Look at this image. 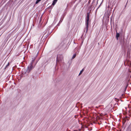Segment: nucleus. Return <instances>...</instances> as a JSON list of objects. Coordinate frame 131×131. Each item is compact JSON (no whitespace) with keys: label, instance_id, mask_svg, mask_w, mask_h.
Wrapping results in <instances>:
<instances>
[{"label":"nucleus","instance_id":"1","mask_svg":"<svg viewBox=\"0 0 131 131\" xmlns=\"http://www.w3.org/2000/svg\"><path fill=\"white\" fill-rule=\"evenodd\" d=\"M37 55L35 57L32 58V59L31 62L28 67L27 71L28 73H29L34 68V67L37 63H35V61L36 59Z\"/></svg>","mask_w":131,"mask_h":131},{"label":"nucleus","instance_id":"2","mask_svg":"<svg viewBox=\"0 0 131 131\" xmlns=\"http://www.w3.org/2000/svg\"><path fill=\"white\" fill-rule=\"evenodd\" d=\"M90 14V12L87 13V16L85 18V25L86 26L85 28L86 29V33L87 32L88 30Z\"/></svg>","mask_w":131,"mask_h":131},{"label":"nucleus","instance_id":"3","mask_svg":"<svg viewBox=\"0 0 131 131\" xmlns=\"http://www.w3.org/2000/svg\"><path fill=\"white\" fill-rule=\"evenodd\" d=\"M63 59V56L62 54H58L57 55L56 59V62H61Z\"/></svg>","mask_w":131,"mask_h":131},{"label":"nucleus","instance_id":"4","mask_svg":"<svg viewBox=\"0 0 131 131\" xmlns=\"http://www.w3.org/2000/svg\"><path fill=\"white\" fill-rule=\"evenodd\" d=\"M57 1L58 0H53V1L52 5L53 6L55 5L57 2Z\"/></svg>","mask_w":131,"mask_h":131},{"label":"nucleus","instance_id":"5","mask_svg":"<svg viewBox=\"0 0 131 131\" xmlns=\"http://www.w3.org/2000/svg\"><path fill=\"white\" fill-rule=\"evenodd\" d=\"M119 33H117L116 34V36L117 40L118 39V38L119 37Z\"/></svg>","mask_w":131,"mask_h":131},{"label":"nucleus","instance_id":"6","mask_svg":"<svg viewBox=\"0 0 131 131\" xmlns=\"http://www.w3.org/2000/svg\"><path fill=\"white\" fill-rule=\"evenodd\" d=\"M47 59H45L43 62V64H48V63H47Z\"/></svg>","mask_w":131,"mask_h":131},{"label":"nucleus","instance_id":"7","mask_svg":"<svg viewBox=\"0 0 131 131\" xmlns=\"http://www.w3.org/2000/svg\"><path fill=\"white\" fill-rule=\"evenodd\" d=\"M128 86V85L127 84L126 86L124 88V92H126V89H127V88Z\"/></svg>","mask_w":131,"mask_h":131},{"label":"nucleus","instance_id":"8","mask_svg":"<svg viewBox=\"0 0 131 131\" xmlns=\"http://www.w3.org/2000/svg\"><path fill=\"white\" fill-rule=\"evenodd\" d=\"M76 53H74L73 55V56L72 57V59H74L76 57Z\"/></svg>","mask_w":131,"mask_h":131},{"label":"nucleus","instance_id":"9","mask_svg":"<svg viewBox=\"0 0 131 131\" xmlns=\"http://www.w3.org/2000/svg\"><path fill=\"white\" fill-rule=\"evenodd\" d=\"M83 69H82L80 72V73H79V75H80L82 73V72L83 71Z\"/></svg>","mask_w":131,"mask_h":131},{"label":"nucleus","instance_id":"10","mask_svg":"<svg viewBox=\"0 0 131 131\" xmlns=\"http://www.w3.org/2000/svg\"><path fill=\"white\" fill-rule=\"evenodd\" d=\"M41 1V0H37L35 3L36 4H37Z\"/></svg>","mask_w":131,"mask_h":131},{"label":"nucleus","instance_id":"11","mask_svg":"<svg viewBox=\"0 0 131 131\" xmlns=\"http://www.w3.org/2000/svg\"><path fill=\"white\" fill-rule=\"evenodd\" d=\"M9 63L8 62V63L7 64L6 66V67H5L6 68H7L9 66Z\"/></svg>","mask_w":131,"mask_h":131},{"label":"nucleus","instance_id":"12","mask_svg":"<svg viewBox=\"0 0 131 131\" xmlns=\"http://www.w3.org/2000/svg\"><path fill=\"white\" fill-rule=\"evenodd\" d=\"M63 19H62V20L61 19L60 20V21H59V23H60V24L62 22Z\"/></svg>","mask_w":131,"mask_h":131},{"label":"nucleus","instance_id":"13","mask_svg":"<svg viewBox=\"0 0 131 131\" xmlns=\"http://www.w3.org/2000/svg\"><path fill=\"white\" fill-rule=\"evenodd\" d=\"M95 0H93V1H92V3L93 4L94 3Z\"/></svg>","mask_w":131,"mask_h":131},{"label":"nucleus","instance_id":"14","mask_svg":"<svg viewBox=\"0 0 131 131\" xmlns=\"http://www.w3.org/2000/svg\"><path fill=\"white\" fill-rule=\"evenodd\" d=\"M60 23H58V24L57 25V26H59V25H60Z\"/></svg>","mask_w":131,"mask_h":131},{"label":"nucleus","instance_id":"15","mask_svg":"<svg viewBox=\"0 0 131 131\" xmlns=\"http://www.w3.org/2000/svg\"><path fill=\"white\" fill-rule=\"evenodd\" d=\"M100 5H100L99 6V7L97 8V9H98L99 8V7H100Z\"/></svg>","mask_w":131,"mask_h":131},{"label":"nucleus","instance_id":"16","mask_svg":"<svg viewBox=\"0 0 131 131\" xmlns=\"http://www.w3.org/2000/svg\"><path fill=\"white\" fill-rule=\"evenodd\" d=\"M127 3L126 4V5H125V7H126V5H127Z\"/></svg>","mask_w":131,"mask_h":131},{"label":"nucleus","instance_id":"17","mask_svg":"<svg viewBox=\"0 0 131 131\" xmlns=\"http://www.w3.org/2000/svg\"><path fill=\"white\" fill-rule=\"evenodd\" d=\"M98 0H97V4H96V5L98 3Z\"/></svg>","mask_w":131,"mask_h":131},{"label":"nucleus","instance_id":"18","mask_svg":"<svg viewBox=\"0 0 131 131\" xmlns=\"http://www.w3.org/2000/svg\"><path fill=\"white\" fill-rule=\"evenodd\" d=\"M90 1L89 2V3H90Z\"/></svg>","mask_w":131,"mask_h":131},{"label":"nucleus","instance_id":"19","mask_svg":"<svg viewBox=\"0 0 131 131\" xmlns=\"http://www.w3.org/2000/svg\"><path fill=\"white\" fill-rule=\"evenodd\" d=\"M111 20H112V19H111Z\"/></svg>","mask_w":131,"mask_h":131}]
</instances>
